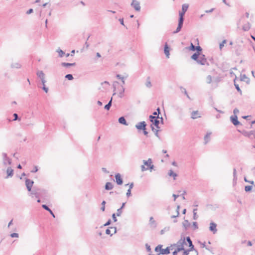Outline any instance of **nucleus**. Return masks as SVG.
<instances>
[{"mask_svg": "<svg viewBox=\"0 0 255 255\" xmlns=\"http://www.w3.org/2000/svg\"><path fill=\"white\" fill-rule=\"evenodd\" d=\"M197 62L201 65H205L206 64V63H207V59H204V58L203 59L201 58H199Z\"/></svg>", "mask_w": 255, "mask_h": 255, "instance_id": "obj_27", "label": "nucleus"}, {"mask_svg": "<svg viewBox=\"0 0 255 255\" xmlns=\"http://www.w3.org/2000/svg\"><path fill=\"white\" fill-rule=\"evenodd\" d=\"M169 49H170V48L168 46L167 43H165V44L164 45V52L166 55V57L168 58L169 57V55H170Z\"/></svg>", "mask_w": 255, "mask_h": 255, "instance_id": "obj_15", "label": "nucleus"}, {"mask_svg": "<svg viewBox=\"0 0 255 255\" xmlns=\"http://www.w3.org/2000/svg\"><path fill=\"white\" fill-rule=\"evenodd\" d=\"M145 246L147 252L149 253L148 255H155L154 254H151L152 252L150 246L148 244H146Z\"/></svg>", "mask_w": 255, "mask_h": 255, "instance_id": "obj_37", "label": "nucleus"}, {"mask_svg": "<svg viewBox=\"0 0 255 255\" xmlns=\"http://www.w3.org/2000/svg\"><path fill=\"white\" fill-rule=\"evenodd\" d=\"M131 6L134 7L135 10L139 11L140 10V3L137 1H132L131 3Z\"/></svg>", "mask_w": 255, "mask_h": 255, "instance_id": "obj_14", "label": "nucleus"}, {"mask_svg": "<svg viewBox=\"0 0 255 255\" xmlns=\"http://www.w3.org/2000/svg\"><path fill=\"white\" fill-rule=\"evenodd\" d=\"M251 28V24L249 22H247V23L245 24L243 26V29L244 31H248Z\"/></svg>", "mask_w": 255, "mask_h": 255, "instance_id": "obj_34", "label": "nucleus"}, {"mask_svg": "<svg viewBox=\"0 0 255 255\" xmlns=\"http://www.w3.org/2000/svg\"><path fill=\"white\" fill-rule=\"evenodd\" d=\"M230 119L231 122L234 126H237L240 124V122L238 121L237 115L232 116L230 117Z\"/></svg>", "mask_w": 255, "mask_h": 255, "instance_id": "obj_12", "label": "nucleus"}, {"mask_svg": "<svg viewBox=\"0 0 255 255\" xmlns=\"http://www.w3.org/2000/svg\"><path fill=\"white\" fill-rule=\"evenodd\" d=\"M170 254V249L169 247H167L165 249H161V254L162 255H168Z\"/></svg>", "mask_w": 255, "mask_h": 255, "instance_id": "obj_30", "label": "nucleus"}, {"mask_svg": "<svg viewBox=\"0 0 255 255\" xmlns=\"http://www.w3.org/2000/svg\"><path fill=\"white\" fill-rule=\"evenodd\" d=\"M186 241L188 244V246L190 248L188 250L191 252L195 250L194 246L192 243V241L191 240L190 237H186Z\"/></svg>", "mask_w": 255, "mask_h": 255, "instance_id": "obj_13", "label": "nucleus"}, {"mask_svg": "<svg viewBox=\"0 0 255 255\" xmlns=\"http://www.w3.org/2000/svg\"><path fill=\"white\" fill-rule=\"evenodd\" d=\"M126 195H127V197H128V198L131 196V190H130V189H128L127 190Z\"/></svg>", "mask_w": 255, "mask_h": 255, "instance_id": "obj_60", "label": "nucleus"}, {"mask_svg": "<svg viewBox=\"0 0 255 255\" xmlns=\"http://www.w3.org/2000/svg\"><path fill=\"white\" fill-rule=\"evenodd\" d=\"M106 201H103L102 202V207L101 208V210L102 211H104L105 210V204H106Z\"/></svg>", "mask_w": 255, "mask_h": 255, "instance_id": "obj_49", "label": "nucleus"}, {"mask_svg": "<svg viewBox=\"0 0 255 255\" xmlns=\"http://www.w3.org/2000/svg\"><path fill=\"white\" fill-rule=\"evenodd\" d=\"M197 210V209H194L193 210V215H194L193 218H194V220H196L197 219V215H196V214H197V213H196Z\"/></svg>", "mask_w": 255, "mask_h": 255, "instance_id": "obj_55", "label": "nucleus"}, {"mask_svg": "<svg viewBox=\"0 0 255 255\" xmlns=\"http://www.w3.org/2000/svg\"><path fill=\"white\" fill-rule=\"evenodd\" d=\"M253 130L250 131L249 132H246L245 133V135L251 138H253Z\"/></svg>", "mask_w": 255, "mask_h": 255, "instance_id": "obj_41", "label": "nucleus"}, {"mask_svg": "<svg viewBox=\"0 0 255 255\" xmlns=\"http://www.w3.org/2000/svg\"><path fill=\"white\" fill-rule=\"evenodd\" d=\"M110 224H104L103 226H102L100 227V230L99 231H102V233L104 234L105 232V229H106V226L109 225Z\"/></svg>", "mask_w": 255, "mask_h": 255, "instance_id": "obj_45", "label": "nucleus"}, {"mask_svg": "<svg viewBox=\"0 0 255 255\" xmlns=\"http://www.w3.org/2000/svg\"><path fill=\"white\" fill-rule=\"evenodd\" d=\"M183 251H184V252H183L182 255H188L189 254V252H191V251H189L188 250H185V249Z\"/></svg>", "mask_w": 255, "mask_h": 255, "instance_id": "obj_58", "label": "nucleus"}, {"mask_svg": "<svg viewBox=\"0 0 255 255\" xmlns=\"http://www.w3.org/2000/svg\"><path fill=\"white\" fill-rule=\"evenodd\" d=\"M217 224H210L209 230L213 232L214 234L217 233V230L216 229Z\"/></svg>", "mask_w": 255, "mask_h": 255, "instance_id": "obj_21", "label": "nucleus"}, {"mask_svg": "<svg viewBox=\"0 0 255 255\" xmlns=\"http://www.w3.org/2000/svg\"><path fill=\"white\" fill-rule=\"evenodd\" d=\"M46 190L41 188L34 187L31 191L30 194L33 197L34 196L36 198H39L43 195L46 194Z\"/></svg>", "mask_w": 255, "mask_h": 255, "instance_id": "obj_3", "label": "nucleus"}, {"mask_svg": "<svg viewBox=\"0 0 255 255\" xmlns=\"http://www.w3.org/2000/svg\"><path fill=\"white\" fill-rule=\"evenodd\" d=\"M34 184V181L31 180L28 178L25 179V185L26 186L27 189L29 192H31L32 187Z\"/></svg>", "mask_w": 255, "mask_h": 255, "instance_id": "obj_8", "label": "nucleus"}, {"mask_svg": "<svg viewBox=\"0 0 255 255\" xmlns=\"http://www.w3.org/2000/svg\"><path fill=\"white\" fill-rule=\"evenodd\" d=\"M125 89L123 85L121 86V89L119 94V96L120 98H122L124 96V93L125 92Z\"/></svg>", "mask_w": 255, "mask_h": 255, "instance_id": "obj_39", "label": "nucleus"}, {"mask_svg": "<svg viewBox=\"0 0 255 255\" xmlns=\"http://www.w3.org/2000/svg\"><path fill=\"white\" fill-rule=\"evenodd\" d=\"M188 7H189V5L186 3L183 4L182 5V11H179V19H178V26H177L176 29L173 32V34L177 33L179 32V31H180V30H181V28L183 25V22H184V16L185 15V12L187 10Z\"/></svg>", "mask_w": 255, "mask_h": 255, "instance_id": "obj_1", "label": "nucleus"}, {"mask_svg": "<svg viewBox=\"0 0 255 255\" xmlns=\"http://www.w3.org/2000/svg\"><path fill=\"white\" fill-rule=\"evenodd\" d=\"M57 52L58 53L59 56L60 57H63V55L65 54V52L63 50H62L61 49H58L57 50Z\"/></svg>", "mask_w": 255, "mask_h": 255, "instance_id": "obj_43", "label": "nucleus"}, {"mask_svg": "<svg viewBox=\"0 0 255 255\" xmlns=\"http://www.w3.org/2000/svg\"><path fill=\"white\" fill-rule=\"evenodd\" d=\"M129 185V189H130V190H131V189L133 188V183H131L130 184H125V186H128Z\"/></svg>", "mask_w": 255, "mask_h": 255, "instance_id": "obj_61", "label": "nucleus"}, {"mask_svg": "<svg viewBox=\"0 0 255 255\" xmlns=\"http://www.w3.org/2000/svg\"><path fill=\"white\" fill-rule=\"evenodd\" d=\"M144 165H142L141 166V170L142 171H144L148 170V168L145 167Z\"/></svg>", "mask_w": 255, "mask_h": 255, "instance_id": "obj_63", "label": "nucleus"}, {"mask_svg": "<svg viewBox=\"0 0 255 255\" xmlns=\"http://www.w3.org/2000/svg\"><path fill=\"white\" fill-rule=\"evenodd\" d=\"M253 187L250 185L246 186L245 188V190L246 192H248L251 191Z\"/></svg>", "mask_w": 255, "mask_h": 255, "instance_id": "obj_46", "label": "nucleus"}, {"mask_svg": "<svg viewBox=\"0 0 255 255\" xmlns=\"http://www.w3.org/2000/svg\"><path fill=\"white\" fill-rule=\"evenodd\" d=\"M145 86L148 88H150L152 87V84L150 82V77H148L146 79V83H145Z\"/></svg>", "mask_w": 255, "mask_h": 255, "instance_id": "obj_36", "label": "nucleus"}, {"mask_svg": "<svg viewBox=\"0 0 255 255\" xmlns=\"http://www.w3.org/2000/svg\"><path fill=\"white\" fill-rule=\"evenodd\" d=\"M75 65H76L75 63H70L62 62L61 63V65L62 66L66 67H70V66H75Z\"/></svg>", "mask_w": 255, "mask_h": 255, "instance_id": "obj_33", "label": "nucleus"}, {"mask_svg": "<svg viewBox=\"0 0 255 255\" xmlns=\"http://www.w3.org/2000/svg\"><path fill=\"white\" fill-rule=\"evenodd\" d=\"M10 237L11 238H18V234L17 233H12L10 234Z\"/></svg>", "mask_w": 255, "mask_h": 255, "instance_id": "obj_56", "label": "nucleus"}, {"mask_svg": "<svg viewBox=\"0 0 255 255\" xmlns=\"http://www.w3.org/2000/svg\"><path fill=\"white\" fill-rule=\"evenodd\" d=\"M42 207L45 210H46V211H47L48 212H49L51 214V215L53 217H55V216H54V213H53V212L52 211V210L46 205H45V204H43L42 205Z\"/></svg>", "mask_w": 255, "mask_h": 255, "instance_id": "obj_28", "label": "nucleus"}, {"mask_svg": "<svg viewBox=\"0 0 255 255\" xmlns=\"http://www.w3.org/2000/svg\"><path fill=\"white\" fill-rule=\"evenodd\" d=\"M42 89L43 90H44L46 93L48 92V88L45 86V85H43V87H42Z\"/></svg>", "mask_w": 255, "mask_h": 255, "instance_id": "obj_62", "label": "nucleus"}, {"mask_svg": "<svg viewBox=\"0 0 255 255\" xmlns=\"http://www.w3.org/2000/svg\"><path fill=\"white\" fill-rule=\"evenodd\" d=\"M233 184L235 185L237 183V170L236 168L233 169Z\"/></svg>", "mask_w": 255, "mask_h": 255, "instance_id": "obj_26", "label": "nucleus"}, {"mask_svg": "<svg viewBox=\"0 0 255 255\" xmlns=\"http://www.w3.org/2000/svg\"><path fill=\"white\" fill-rule=\"evenodd\" d=\"M162 248V245H159L155 247V250H154L155 252H156L157 253L159 252V253H158L157 254V255H160L161 254V251Z\"/></svg>", "mask_w": 255, "mask_h": 255, "instance_id": "obj_32", "label": "nucleus"}, {"mask_svg": "<svg viewBox=\"0 0 255 255\" xmlns=\"http://www.w3.org/2000/svg\"><path fill=\"white\" fill-rule=\"evenodd\" d=\"M33 12V9H32V8H30L29 10H28L26 11V13L27 14H31V13H32Z\"/></svg>", "mask_w": 255, "mask_h": 255, "instance_id": "obj_64", "label": "nucleus"}, {"mask_svg": "<svg viewBox=\"0 0 255 255\" xmlns=\"http://www.w3.org/2000/svg\"><path fill=\"white\" fill-rule=\"evenodd\" d=\"M7 176L6 178L11 177L13 175V170L11 167H8L6 170Z\"/></svg>", "mask_w": 255, "mask_h": 255, "instance_id": "obj_19", "label": "nucleus"}, {"mask_svg": "<svg viewBox=\"0 0 255 255\" xmlns=\"http://www.w3.org/2000/svg\"><path fill=\"white\" fill-rule=\"evenodd\" d=\"M234 85H235V88L237 89V90L239 92H240L241 94H242V91H241L239 85L236 83L235 81H234Z\"/></svg>", "mask_w": 255, "mask_h": 255, "instance_id": "obj_47", "label": "nucleus"}, {"mask_svg": "<svg viewBox=\"0 0 255 255\" xmlns=\"http://www.w3.org/2000/svg\"><path fill=\"white\" fill-rule=\"evenodd\" d=\"M168 175L169 176L173 177L174 179H175V178L177 176V174L174 173L171 169L169 170Z\"/></svg>", "mask_w": 255, "mask_h": 255, "instance_id": "obj_38", "label": "nucleus"}, {"mask_svg": "<svg viewBox=\"0 0 255 255\" xmlns=\"http://www.w3.org/2000/svg\"><path fill=\"white\" fill-rule=\"evenodd\" d=\"M185 235L184 234H182V233L181 235V239L177 242H180L182 243V246L184 247V245H187L186 244V237H185Z\"/></svg>", "mask_w": 255, "mask_h": 255, "instance_id": "obj_17", "label": "nucleus"}, {"mask_svg": "<svg viewBox=\"0 0 255 255\" xmlns=\"http://www.w3.org/2000/svg\"><path fill=\"white\" fill-rule=\"evenodd\" d=\"M110 229H111V236H112L113 234H115L117 232V229L116 227H110Z\"/></svg>", "mask_w": 255, "mask_h": 255, "instance_id": "obj_50", "label": "nucleus"}, {"mask_svg": "<svg viewBox=\"0 0 255 255\" xmlns=\"http://www.w3.org/2000/svg\"><path fill=\"white\" fill-rule=\"evenodd\" d=\"M38 167L37 166H34L33 169L31 171V172L35 173L38 171Z\"/></svg>", "mask_w": 255, "mask_h": 255, "instance_id": "obj_59", "label": "nucleus"}, {"mask_svg": "<svg viewBox=\"0 0 255 255\" xmlns=\"http://www.w3.org/2000/svg\"><path fill=\"white\" fill-rule=\"evenodd\" d=\"M122 213V209L121 208H119L117 210V216H119Z\"/></svg>", "mask_w": 255, "mask_h": 255, "instance_id": "obj_57", "label": "nucleus"}, {"mask_svg": "<svg viewBox=\"0 0 255 255\" xmlns=\"http://www.w3.org/2000/svg\"><path fill=\"white\" fill-rule=\"evenodd\" d=\"M177 247V248L174 250L172 253L173 255H177L178 253L184 250V248L182 246V243L180 242H177L176 244L174 245Z\"/></svg>", "mask_w": 255, "mask_h": 255, "instance_id": "obj_6", "label": "nucleus"}, {"mask_svg": "<svg viewBox=\"0 0 255 255\" xmlns=\"http://www.w3.org/2000/svg\"><path fill=\"white\" fill-rule=\"evenodd\" d=\"M36 75L40 79L45 78V74L42 71H38Z\"/></svg>", "mask_w": 255, "mask_h": 255, "instance_id": "obj_29", "label": "nucleus"}, {"mask_svg": "<svg viewBox=\"0 0 255 255\" xmlns=\"http://www.w3.org/2000/svg\"><path fill=\"white\" fill-rule=\"evenodd\" d=\"M13 116L14 117L13 121L20 120V119L18 118V115L16 113L13 114Z\"/></svg>", "mask_w": 255, "mask_h": 255, "instance_id": "obj_51", "label": "nucleus"}, {"mask_svg": "<svg viewBox=\"0 0 255 255\" xmlns=\"http://www.w3.org/2000/svg\"><path fill=\"white\" fill-rule=\"evenodd\" d=\"M180 90L182 93H183L185 95H187V92L185 88L183 87H180Z\"/></svg>", "mask_w": 255, "mask_h": 255, "instance_id": "obj_53", "label": "nucleus"}, {"mask_svg": "<svg viewBox=\"0 0 255 255\" xmlns=\"http://www.w3.org/2000/svg\"><path fill=\"white\" fill-rule=\"evenodd\" d=\"M159 119V116H153L152 115H150L149 116V120L150 122L152 123V126L154 125L157 128H159L160 127L159 126L160 121L158 120Z\"/></svg>", "mask_w": 255, "mask_h": 255, "instance_id": "obj_4", "label": "nucleus"}, {"mask_svg": "<svg viewBox=\"0 0 255 255\" xmlns=\"http://www.w3.org/2000/svg\"><path fill=\"white\" fill-rule=\"evenodd\" d=\"M211 134H212L211 132H208L205 135V136L204 137L205 144H206L210 140V136H211Z\"/></svg>", "mask_w": 255, "mask_h": 255, "instance_id": "obj_18", "label": "nucleus"}, {"mask_svg": "<svg viewBox=\"0 0 255 255\" xmlns=\"http://www.w3.org/2000/svg\"><path fill=\"white\" fill-rule=\"evenodd\" d=\"M113 98L112 97L109 103L105 106L104 109L109 111L112 106Z\"/></svg>", "mask_w": 255, "mask_h": 255, "instance_id": "obj_31", "label": "nucleus"}, {"mask_svg": "<svg viewBox=\"0 0 255 255\" xmlns=\"http://www.w3.org/2000/svg\"><path fill=\"white\" fill-rule=\"evenodd\" d=\"M227 41L226 40H224L221 43H220V49H222V48L224 47V44H225L226 43Z\"/></svg>", "mask_w": 255, "mask_h": 255, "instance_id": "obj_54", "label": "nucleus"}, {"mask_svg": "<svg viewBox=\"0 0 255 255\" xmlns=\"http://www.w3.org/2000/svg\"><path fill=\"white\" fill-rule=\"evenodd\" d=\"M2 163L4 166H6L7 164L11 165V160L7 156L6 153L3 152L2 153Z\"/></svg>", "mask_w": 255, "mask_h": 255, "instance_id": "obj_5", "label": "nucleus"}, {"mask_svg": "<svg viewBox=\"0 0 255 255\" xmlns=\"http://www.w3.org/2000/svg\"><path fill=\"white\" fill-rule=\"evenodd\" d=\"M65 77L68 80H72L74 79L73 75L71 74H68L66 75Z\"/></svg>", "mask_w": 255, "mask_h": 255, "instance_id": "obj_44", "label": "nucleus"}, {"mask_svg": "<svg viewBox=\"0 0 255 255\" xmlns=\"http://www.w3.org/2000/svg\"><path fill=\"white\" fill-rule=\"evenodd\" d=\"M115 179H116V182L118 185H121L123 184V180L121 176V175L120 173H118L116 174Z\"/></svg>", "mask_w": 255, "mask_h": 255, "instance_id": "obj_11", "label": "nucleus"}, {"mask_svg": "<svg viewBox=\"0 0 255 255\" xmlns=\"http://www.w3.org/2000/svg\"><path fill=\"white\" fill-rule=\"evenodd\" d=\"M118 121H119V123H120L121 124H122V125H124L125 126L128 125L125 117H121L119 118Z\"/></svg>", "mask_w": 255, "mask_h": 255, "instance_id": "obj_23", "label": "nucleus"}, {"mask_svg": "<svg viewBox=\"0 0 255 255\" xmlns=\"http://www.w3.org/2000/svg\"><path fill=\"white\" fill-rule=\"evenodd\" d=\"M200 117L201 116L198 111H194L191 113V118L192 119H196Z\"/></svg>", "mask_w": 255, "mask_h": 255, "instance_id": "obj_16", "label": "nucleus"}, {"mask_svg": "<svg viewBox=\"0 0 255 255\" xmlns=\"http://www.w3.org/2000/svg\"><path fill=\"white\" fill-rule=\"evenodd\" d=\"M10 67L11 68L19 69L21 67V65L19 62L12 63Z\"/></svg>", "mask_w": 255, "mask_h": 255, "instance_id": "obj_22", "label": "nucleus"}, {"mask_svg": "<svg viewBox=\"0 0 255 255\" xmlns=\"http://www.w3.org/2000/svg\"><path fill=\"white\" fill-rule=\"evenodd\" d=\"M186 48L192 51H196V52H202V48L200 46H195L192 43H191L189 47Z\"/></svg>", "mask_w": 255, "mask_h": 255, "instance_id": "obj_9", "label": "nucleus"}, {"mask_svg": "<svg viewBox=\"0 0 255 255\" xmlns=\"http://www.w3.org/2000/svg\"><path fill=\"white\" fill-rule=\"evenodd\" d=\"M146 124L144 121L139 122L135 125V128L139 130L146 129Z\"/></svg>", "mask_w": 255, "mask_h": 255, "instance_id": "obj_10", "label": "nucleus"}, {"mask_svg": "<svg viewBox=\"0 0 255 255\" xmlns=\"http://www.w3.org/2000/svg\"><path fill=\"white\" fill-rule=\"evenodd\" d=\"M128 75H126V76H122V75H121L120 74H117L116 75V77L117 78H118L119 79H120V80H124L126 78H128Z\"/></svg>", "mask_w": 255, "mask_h": 255, "instance_id": "obj_42", "label": "nucleus"}, {"mask_svg": "<svg viewBox=\"0 0 255 255\" xmlns=\"http://www.w3.org/2000/svg\"><path fill=\"white\" fill-rule=\"evenodd\" d=\"M170 229V227L169 226H166L164 227L163 229H162L160 231V234L163 235L165 232H168Z\"/></svg>", "mask_w": 255, "mask_h": 255, "instance_id": "obj_40", "label": "nucleus"}, {"mask_svg": "<svg viewBox=\"0 0 255 255\" xmlns=\"http://www.w3.org/2000/svg\"><path fill=\"white\" fill-rule=\"evenodd\" d=\"M198 229V224H183L182 234L192 235Z\"/></svg>", "mask_w": 255, "mask_h": 255, "instance_id": "obj_2", "label": "nucleus"}, {"mask_svg": "<svg viewBox=\"0 0 255 255\" xmlns=\"http://www.w3.org/2000/svg\"><path fill=\"white\" fill-rule=\"evenodd\" d=\"M200 53H201V52H195L194 53L192 56H191V58L196 61V62L198 61V59H199V56L200 55Z\"/></svg>", "mask_w": 255, "mask_h": 255, "instance_id": "obj_20", "label": "nucleus"}, {"mask_svg": "<svg viewBox=\"0 0 255 255\" xmlns=\"http://www.w3.org/2000/svg\"><path fill=\"white\" fill-rule=\"evenodd\" d=\"M143 163L144 165L147 166V168H148V169H149L150 171H151L153 169L154 166L152 164V161L151 158H148L147 160H143Z\"/></svg>", "mask_w": 255, "mask_h": 255, "instance_id": "obj_7", "label": "nucleus"}, {"mask_svg": "<svg viewBox=\"0 0 255 255\" xmlns=\"http://www.w3.org/2000/svg\"><path fill=\"white\" fill-rule=\"evenodd\" d=\"M150 128L151 130L154 132L155 135L158 138H159V135L158 134V129H156L154 128V127L152 126V125H150Z\"/></svg>", "mask_w": 255, "mask_h": 255, "instance_id": "obj_35", "label": "nucleus"}, {"mask_svg": "<svg viewBox=\"0 0 255 255\" xmlns=\"http://www.w3.org/2000/svg\"><path fill=\"white\" fill-rule=\"evenodd\" d=\"M212 76L211 75H208L207 77V82L208 84H210L212 82Z\"/></svg>", "mask_w": 255, "mask_h": 255, "instance_id": "obj_52", "label": "nucleus"}, {"mask_svg": "<svg viewBox=\"0 0 255 255\" xmlns=\"http://www.w3.org/2000/svg\"><path fill=\"white\" fill-rule=\"evenodd\" d=\"M111 229H110V227H108V228H107L106 229H105V233L107 234V235H110L111 236Z\"/></svg>", "mask_w": 255, "mask_h": 255, "instance_id": "obj_48", "label": "nucleus"}, {"mask_svg": "<svg viewBox=\"0 0 255 255\" xmlns=\"http://www.w3.org/2000/svg\"><path fill=\"white\" fill-rule=\"evenodd\" d=\"M241 81L246 82L247 83H250V79L245 74L241 75Z\"/></svg>", "mask_w": 255, "mask_h": 255, "instance_id": "obj_25", "label": "nucleus"}, {"mask_svg": "<svg viewBox=\"0 0 255 255\" xmlns=\"http://www.w3.org/2000/svg\"><path fill=\"white\" fill-rule=\"evenodd\" d=\"M114 187L113 184L111 182H107L105 186V188L107 190H112Z\"/></svg>", "mask_w": 255, "mask_h": 255, "instance_id": "obj_24", "label": "nucleus"}]
</instances>
